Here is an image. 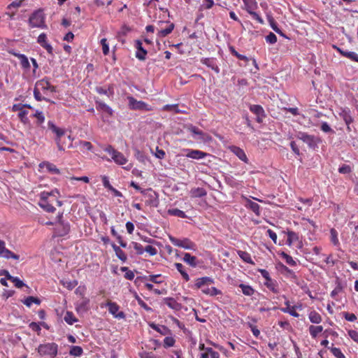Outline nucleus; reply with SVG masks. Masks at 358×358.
I'll list each match as a JSON object with an SVG mask.
<instances>
[{"mask_svg": "<svg viewBox=\"0 0 358 358\" xmlns=\"http://www.w3.org/2000/svg\"><path fill=\"white\" fill-rule=\"evenodd\" d=\"M45 17L42 10L34 11L29 18V25L31 28L47 29Z\"/></svg>", "mask_w": 358, "mask_h": 358, "instance_id": "nucleus-2", "label": "nucleus"}, {"mask_svg": "<svg viewBox=\"0 0 358 358\" xmlns=\"http://www.w3.org/2000/svg\"><path fill=\"white\" fill-rule=\"evenodd\" d=\"M15 56L19 59L22 68L29 69L30 64L26 55L23 54H16Z\"/></svg>", "mask_w": 358, "mask_h": 358, "instance_id": "nucleus-40", "label": "nucleus"}, {"mask_svg": "<svg viewBox=\"0 0 358 358\" xmlns=\"http://www.w3.org/2000/svg\"><path fill=\"white\" fill-rule=\"evenodd\" d=\"M41 302V300L38 297L32 296H27L22 301V303L29 308L31 306L32 303L40 305Z\"/></svg>", "mask_w": 358, "mask_h": 358, "instance_id": "nucleus-38", "label": "nucleus"}, {"mask_svg": "<svg viewBox=\"0 0 358 358\" xmlns=\"http://www.w3.org/2000/svg\"><path fill=\"white\" fill-rule=\"evenodd\" d=\"M201 62L207 66L208 68H210L213 70L216 73H220V68L216 63V59L214 58H203L201 60Z\"/></svg>", "mask_w": 358, "mask_h": 358, "instance_id": "nucleus-21", "label": "nucleus"}, {"mask_svg": "<svg viewBox=\"0 0 358 358\" xmlns=\"http://www.w3.org/2000/svg\"><path fill=\"white\" fill-rule=\"evenodd\" d=\"M211 344L215 347L217 349L219 350L220 352H221L224 355H225L227 357H231V352H229L226 348H224L223 346L220 345L218 344H216L215 343H212Z\"/></svg>", "mask_w": 358, "mask_h": 358, "instance_id": "nucleus-60", "label": "nucleus"}, {"mask_svg": "<svg viewBox=\"0 0 358 358\" xmlns=\"http://www.w3.org/2000/svg\"><path fill=\"white\" fill-rule=\"evenodd\" d=\"M112 248L115 251L117 258L120 259L122 262H125L127 259V257L125 252L119 246H117L115 243L112 244Z\"/></svg>", "mask_w": 358, "mask_h": 358, "instance_id": "nucleus-31", "label": "nucleus"}, {"mask_svg": "<svg viewBox=\"0 0 358 358\" xmlns=\"http://www.w3.org/2000/svg\"><path fill=\"white\" fill-rule=\"evenodd\" d=\"M201 292L204 294H206V295H208V296H217V295H221L222 294L221 290L217 289L215 287H209V285H206V287H204L201 289Z\"/></svg>", "mask_w": 358, "mask_h": 358, "instance_id": "nucleus-27", "label": "nucleus"}, {"mask_svg": "<svg viewBox=\"0 0 358 358\" xmlns=\"http://www.w3.org/2000/svg\"><path fill=\"white\" fill-rule=\"evenodd\" d=\"M238 255L239 257L245 262L253 264L254 262L250 255L246 251L238 250Z\"/></svg>", "mask_w": 358, "mask_h": 358, "instance_id": "nucleus-45", "label": "nucleus"}, {"mask_svg": "<svg viewBox=\"0 0 358 358\" xmlns=\"http://www.w3.org/2000/svg\"><path fill=\"white\" fill-rule=\"evenodd\" d=\"M176 343V340L172 336H166L163 341V346L165 348L173 347Z\"/></svg>", "mask_w": 358, "mask_h": 358, "instance_id": "nucleus-53", "label": "nucleus"}, {"mask_svg": "<svg viewBox=\"0 0 358 358\" xmlns=\"http://www.w3.org/2000/svg\"><path fill=\"white\" fill-rule=\"evenodd\" d=\"M0 257H3L7 259H13L15 260H18L20 258L19 255L13 253L12 251L6 248V243L2 240H0Z\"/></svg>", "mask_w": 358, "mask_h": 358, "instance_id": "nucleus-11", "label": "nucleus"}, {"mask_svg": "<svg viewBox=\"0 0 358 358\" xmlns=\"http://www.w3.org/2000/svg\"><path fill=\"white\" fill-rule=\"evenodd\" d=\"M134 46L136 49V57L141 61H144L146 58L148 51L143 48L142 41L136 40Z\"/></svg>", "mask_w": 358, "mask_h": 358, "instance_id": "nucleus-13", "label": "nucleus"}, {"mask_svg": "<svg viewBox=\"0 0 358 358\" xmlns=\"http://www.w3.org/2000/svg\"><path fill=\"white\" fill-rule=\"evenodd\" d=\"M35 87L40 91H43L44 93L46 91H50L51 92H56V87L52 85L47 78H43L40 80H38L36 83Z\"/></svg>", "mask_w": 358, "mask_h": 358, "instance_id": "nucleus-10", "label": "nucleus"}, {"mask_svg": "<svg viewBox=\"0 0 358 358\" xmlns=\"http://www.w3.org/2000/svg\"><path fill=\"white\" fill-rule=\"evenodd\" d=\"M87 291V287L85 285H80L78 286L75 291V294L80 296V298L85 297Z\"/></svg>", "mask_w": 358, "mask_h": 358, "instance_id": "nucleus-59", "label": "nucleus"}, {"mask_svg": "<svg viewBox=\"0 0 358 358\" xmlns=\"http://www.w3.org/2000/svg\"><path fill=\"white\" fill-rule=\"evenodd\" d=\"M285 304L287 305V307L281 309L282 312L287 313L294 317H299V314L296 311L294 306L290 307L289 301L285 302Z\"/></svg>", "mask_w": 358, "mask_h": 358, "instance_id": "nucleus-41", "label": "nucleus"}, {"mask_svg": "<svg viewBox=\"0 0 358 358\" xmlns=\"http://www.w3.org/2000/svg\"><path fill=\"white\" fill-rule=\"evenodd\" d=\"M338 51L344 57L350 59L352 61L358 62V54L355 52H350L347 50H343L340 48H337Z\"/></svg>", "mask_w": 358, "mask_h": 358, "instance_id": "nucleus-36", "label": "nucleus"}, {"mask_svg": "<svg viewBox=\"0 0 358 358\" xmlns=\"http://www.w3.org/2000/svg\"><path fill=\"white\" fill-rule=\"evenodd\" d=\"M264 285L273 293L277 294L279 292L278 285L275 280H273L271 278L268 279L265 281Z\"/></svg>", "mask_w": 358, "mask_h": 358, "instance_id": "nucleus-34", "label": "nucleus"}, {"mask_svg": "<svg viewBox=\"0 0 358 358\" xmlns=\"http://www.w3.org/2000/svg\"><path fill=\"white\" fill-rule=\"evenodd\" d=\"M77 285H78V281L76 280L66 281V282H63V285L69 290L73 289Z\"/></svg>", "mask_w": 358, "mask_h": 358, "instance_id": "nucleus-61", "label": "nucleus"}, {"mask_svg": "<svg viewBox=\"0 0 358 358\" xmlns=\"http://www.w3.org/2000/svg\"><path fill=\"white\" fill-rule=\"evenodd\" d=\"M214 283V280L210 277H202L199 278L196 280L194 286L196 289H201V290L206 285H210Z\"/></svg>", "mask_w": 358, "mask_h": 358, "instance_id": "nucleus-19", "label": "nucleus"}, {"mask_svg": "<svg viewBox=\"0 0 358 358\" xmlns=\"http://www.w3.org/2000/svg\"><path fill=\"white\" fill-rule=\"evenodd\" d=\"M163 110L165 111H169V112H173L175 113H182V112L179 110L178 108V104H172V105H165L163 107Z\"/></svg>", "mask_w": 358, "mask_h": 358, "instance_id": "nucleus-51", "label": "nucleus"}, {"mask_svg": "<svg viewBox=\"0 0 358 358\" xmlns=\"http://www.w3.org/2000/svg\"><path fill=\"white\" fill-rule=\"evenodd\" d=\"M8 280L13 282L15 286L17 288H21L24 286H26L25 284L17 277L8 275Z\"/></svg>", "mask_w": 358, "mask_h": 358, "instance_id": "nucleus-55", "label": "nucleus"}, {"mask_svg": "<svg viewBox=\"0 0 358 358\" xmlns=\"http://www.w3.org/2000/svg\"><path fill=\"white\" fill-rule=\"evenodd\" d=\"M27 115H28V111L26 110L24 108L23 110H22L20 112H19V113H18V117H19L21 122L23 123L24 124H27L29 123V120L27 117Z\"/></svg>", "mask_w": 358, "mask_h": 358, "instance_id": "nucleus-52", "label": "nucleus"}, {"mask_svg": "<svg viewBox=\"0 0 358 358\" xmlns=\"http://www.w3.org/2000/svg\"><path fill=\"white\" fill-rule=\"evenodd\" d=\"M39 166L41 168H45L46 170L52 174H59L60 171L57 168V166L49 162H43L40 164Z\"/></svg>", "mask_w": 358, "mask_h": 358, "instance_id": "nucleus-24", "label": "nucleus"}, {"mask_svg": "<svg viewBox=\"0 0 358 358\" xmlns=\"http://www.w3.org/2000/svg\"><path fill=\"white\" fill-rule=\"evenodd\" d=\"M37 43L41 47L46 50L48 54L53 55V48L50 44L47 41V36L45 33H41L37 38Z\"/></svg>", "mask_w": 358, "mask_h": 358, "instance_id": "nucleus-16", "label": "nucleus"}, {"mask_svg": "<svg viewBox=\"0 0 358 358\" xmlns=\"http://www.w3.org/2000/svg\"><path fill=\"white\" fill-rule=\"evenodd\" d=\"M351 171H352L351 167L347 164H343L338 169V172L342 174L350 173H351Z\"/></svg>", "mask_w": 358, "mask_h": 358, "instance_id": "nucleus-62", "label": "nucleus"}, {"mask_svg": "<svg viewBox=\"0 0 358 358\" xmlns=\"http://www.w3.org/2000/svg\"><path fill=\"white\" fill-rule=\"evenodd\" d=\"M141 358H156V355L152 352L143 351L138 354Z\"/></svg>", "mask_w": 358, "mask_h": 358, "instance_id": "nucleus-63", "label": "nucleus"}, {"mask_svg": "<svg viewBox=\"0 0 358 358\" xmlns=\"http://www.w3.org/2000/svg\"><path fill=\"white\" fill-rule=\"evenodd\" d=\"M308 331L310 336L313 338H316L319 334H320L323 331V327L321 325H310L308 327Z\"/></svg>", "mask_w": 358, "mask_h": 358, "instance_id": "nucleus-33", "label": "nucleus"}, {"mask_svg": "<svg viewBox=\"0 0 358 358\" xmlns=\"http://www.w3.org/2000/svg\"><path fill=\"white\" fill-rule=\"evenodd\" d=\"M169 240L173 245L187 250H195L196 245L189 238L179 239L169 236Z\"/></svg>", "mask_w": 358, "mask_h": 358, "instance_id": "nucleus-7", "label": "nucleus"}, {"mask_svg": "<svg viewBox=\"0 0 358 358\" xmlns=\"http://www.w3.org/2000/svg\"><path fill=\"white\" fill-rule=\"evenodd\" d=\"M95 90L98 94L106 95L109 98L113 97L114 95L113 85H109L107 89L96 87Z\"/></svg>", "mask_w": 358, "mask_h": 358, "instance_id": "nucleus-25", "label": "nucleus"}, {"mask_svg": "<svg viewBox=\"0 0 358 358\" xmlns=\"http://www.w3.org/2000/svg\"><path fill=\"white\" fill-rule=\"evenodd\" d=\"M168 214L173 216H176L181 218L187 217L185 213L178 208H172L168 210Z\"/></svg>", "mask_w": 358, "mask_h": 358, "instance_id": "nucleus-47", "label": "nucleus"}, {"mask_svg": "<svg viewBox=\"0 0 358 358\" xmlns=\"http://www.w3.org/2000/svg\"><path fill=\"white\" fill-rule=\"evenodd\" d=\"M199 358H220V355L210 348L207 349V353H201Z\"/></svg>", "mask_w": 358, "mask_h": 358, "instance_id": "nucleus-44", "label": "nucleus"}, {"mask_svg": "<svg viewBox=\"0 0 358 358\" xmlns=\"http://www.w3.org/2000/svg\"><path fill=\"white\" fill-rule=\"evenodd\" d=\"M48 128L55 134V141L57 148L60 151L65 150L73 146V138L71 135H66L64 129L57 127L52 122L48 123Z\"/></svg>", "mask_w": 358, "mask_h": 358, "instance_id": "nucleus-1", "label": "nucleus"}, {"mask_svg": "<svg viewBox=\"0 0 358 358\" xmlns=\"http://www.w3.org/2000/svg\"><path fill=\"white\" fill-rule=\"evenodd\" d=\"M100 44L102 48L103 54L106 56L109 54V44L106 38H102L100 41Z\"/></svg>", "mask_w": 358, "mask_h": 358, "instance_id": "nucleus-58", "label": "nucleus"}, {"mask_svg": "<svg viewBox=\"0 0 358 358\" xmlns=\"http://www.w3.org/2000/svg\"><path fill=\"white\" fill-rule=\"evenodd\" d=\"M287 244L291 246L294 243L299 241V235L293 231H287Z\"/></svg>", "mask_w": 358, "mask_h": 358, "instance_id": "nucleus-37", "label": "nucleus"}, {"mask_svg": "<svg viewBox=\"0 0 358 358\" xmlns=\"http://www.w3.org/2000/svg\"><path fill=\"white\" fill-rule=\"evenodd\" d=\"M52 196H55V191H43L40 194V200L38 204L41 208L48 213H54L56 210V208L50 203V201L48 200Z\"/></svg>", "mask_w": 358, "mask_h": 358, "instance_id": "nucleus-4", "label": "nucleus"}, {"mask_svg": "<svg viewBox=\"0 0 358 358\" xmlns=\"http://www.w3.org/2000/svg\"><path fill=\"white\" fill-rule=\"evenodd\" d=\"M129 101V108L131 110H141V111H151L152 107L143 101H138L131 96H127Z\"/></svg>", "mask_w": 358, "mask_h": 358, "instance_id": "nucleus-6", "label": "nucleus"}, {"mask_svg": "<svg viewBox=\"0 0 358 358\" xmlns=\"http://www.w3.org/2000/svg\"><path fill=\"white\" fill-rule=\"evenodd\" d=\"M185 151L186 152L185 155L187 157L194 159H201L209 155L208 153L199 150L186 149Z\"/></svg>", "mask_w": 358, "mask_h": 358, "instance_id": "nucleus-12", "label": "nucleus"}, {"mask_svg": "<svg viewBox=\"0 0 358 358\" xmlns=\"http://www.w3.org/2000/svg\"><path fill=\"white\" fill-rule=\"evenodd\" d=\"M280 256L286 262L287 264L291 266H294L296 265V262L293 259V258L287 254L285 252H282L280 253Z\"/></svg>", "mask_w": 358, "mask_h": 358, "instance_id": "nucleus-48", "label": "nucleus"}, {"mask_svg": "<svg viewBox=\"0 0 358 358\" xmlns=\"http://www.w3.org/2000/svg\"><path fill=\"white\" fill-rule=\"evenodd\" d=\"M64 321L69 324H73L78 321L77 318L74 316L73 313L67 311L64 317Z\"/></svg>", "mask_w": 358, "mask_h": 358, "instance_id": "nucleus-49", "label": "nucleus"}, {"mask_svg": "<svg viewBox=\"0 0 358 358\" xmlns=\"http://www.w3.org/2000/svg\"><path fill=\"white\" fill-rule=\"evenodd\" d=\"M164 303L170 308L175 310H178L181 307L180 303L177 302V301L175 299L171 298V297L165 298Z\"/></svg>", "mask_w": 358, "mask_h": 358, "instance_id": "nucleus-28", "label": "nucleus"}, {"mask_svg": "<svg viewBox=\"0 0 358 358\" xmlns=\"http://www.w3.org/2000/svg\"><path fill=\"white\" fill-rule=\"evenodd\" d=\"M308 319L311 323L317 324H319L322 321V316L315 310H312L308 313Z\"/></svg>", "mask_w": 358, "mask_h": 358, "instance_id": "nucleus-30", "label": "nucleus"}, {"mask_svg": "<svg viewBox=\"0 0 358 358\" xmlns=\"http://www.w3.org/2000/svg\"><path fill=\"white\" fill-rule=\"evenodd\" d=\"M268 22L271 28L278 34L283 36L282 31L278 27L276 22L274 20L272 16H268Z\"/></svg>", "mask_w": 358, "mask_h": 358, "instance_id": "nucleus-54", "label": "nucleus"}, {"mask_svg": "<svg viewBox=\"0 0 358 358\" xmlns=\"http://www.w3.org/2000/svg\"><path fill=\"white\" fill-rule=\"evenodd\" d=\"M83 353V350L81 347L73 345L71 347L69 354L75 357H80Z\"/></svg>", "mask_w": 358, "mask_h": 358, "instance_id": "nucleus-46", "label": "nucleus"}, {"mask_svg": "<svg viewBox=\"0 0 358 358\" xmlns=\"http://www.w3.org/2000/svg\"><path fill=\"white\" fill-rule=\"evenodd\" d=\"M32 117H34L36 118V124L38 125H41L43 124L45 121V116L41 111L36 110L35 113L32 115Z\"/></svg>", "mask_w": 358, "mask_h": 358, "instance_id": "nucleus-57", "label": "nucleus"}, {"mask_svg": "<svg viewBox=\"0 0 358 358\" xmlns=\"http://www.w3.org/2000/svg\"><path fill=\"white\" fill-rule=\"evenodd\" d=\"M338 115L343 120L345 124H351L354 121L349 108H341Z\"/></svg>", "mask_w": 358, "mask_h": 358, "instance_id": "nucleus-17", "label": "nucleus"}, {"mask_svg": "<svg viewBox=\"0 0 358 358\" xmlns=\"http://www.w3.org/2000/svg\"><path fill=\"white\" fill-rule=\"evenodd\" d=\"M182 259L192 267H196L197 265L196 257L191 255L189 253H185Z\"/></svg>", "mask_w": 358, "mask_h": 358, "instance_id": "nucleus-39", "label": "nucleus"}, {"mask_svg": "<svg viewBox=\"0 0 358 358\" xmlns=\"http://www.w3.org/2000/svg\"><path fill=\"white\" fill-rule=\"evenodd\" d=\"M106 306L108 308V312L115 317L117 319H124L125 318V314L122 311H120V306L113 301H108L106 303Z\"/></svg>", "mask_w": 358, "mask_h": 358, "instance_id": "nucleus-9", "label": "nucleus"}, {"mask_svg": "<svg viewBox=\"0 0 358 358\" xmlns=\"http://www.w3.org/2000/svg\"><path fill=\"white\" fill-rule=\"evenodd\" d=\"M95 104L97 110L106 113L109 116H113V110L108 105L99 99H95Z\"/></svg>", "mask_w": 358, "mask_h": 358, "instance_id": "nucleus-18", "label": "nucleus"}, {"mask_svg": "<svg viewBox=\"0 0 358 358\" xmlns=\"http://www.w3.org/2000/svg\"><path fill=\"white\" fill-rule=\"evenodd\" d=\"M37 352L42 357L48 356L50 358H55L58 354V345L55 343L40 344Z\"/></svg>", "mask_w": 358, "mask_h": 358, "instance_id": "nucleus-3", "label": "nucleus"}, {"mask_svg": "<svg viewBox=\"0 0 358 358\" xmlns=\"http://www.w3.org/2000/svg\"><path fill=\"white\" fill-rule=\"evenodd\" d=\"M250 110L257 115L256 120L257 122H262L263 119L266 117V114L262 106L256 104L251 105L250 106Z\"/></svg>", "mask_w": 358, "mask_h": 358, "instance_id": "nucleus-15", "label": "nucleus"}, {"mask_svg": "<svg viewBox=\"0 0 358 358\" xmlns=\"http://www.w3.org/2000/svg\"><path fill=\"white\" fill-rule=\"evenodd\" d=\"M149 326L162 335H166L170 333V330L164 325H158L153 322L150 323Z\"/></svg>", "mask_w": 358, "mask_h": 358, "instance_id": "nucleus-29", "label": "nucleus"}, {"mask_svg": "<svg viewBox=\"0 0 358 358\" xmlns=\"http://www.w3.org/2000/svg\"><path fill=\"white\" fill-rule=\"evenodd\" d=\"M243 1L245 5V8L248 13L256 10L258 7L256 0H243Z\"/></svg>", "mask_w": 358, "mask_h": 358, "instance_id": "nucleus-35", "label": "nucleus"}, {"mask_svg": "<svg viewBox=\"0 0 358 358\" xmlns=\"http://www.w3.org/2000/svg\"><path fill=\"white\" fill-rule=\"evenodd\" d=\"M189 194L192 198H201L206 196L207 192L203 187H195L191 189Z\"/></svg>", "mask_w": 358, "mask_h": 358, "instance_id": "nucleus-26", "label": "nucleus"}, {"mask_svg": "<svg viewBox=\"0 0 358 358\" xmlns=\"http://www.w3.org/2000/svg\"><path fill=\"white\" fill-rule=\"evenodd\" d=\"M245 206L250 208L252 212H254L257 216L260 215V206L250 199H247Z\"/></svg>", "mask_w": 358, "mask_h": 358, "instance_id": "nucleus-32", "label": "nucleus"}, {"mask_svg": "<svg viewBox=\"0 0 358 358\" xmlns=\"http://www.w3.org/2000/svg\"><path fill=\"white\" fill-rule=\"evenodd\" d=\"M330 240L331 242L336 246H338L340 245L339 240L338 238V232L337 231L332 228L330 230Z\"/></svg>", "mask_w": 358, "mask_h": 358, "instance_id": "nucleus-50", "label": "nucleus"}, {"mask_svg": "<svg viewBox=\"0 0 358 358\" xmlns=\"http://www.w3.org/2000/svg\"><path fill=\"white\" fill-rule=\"evenodd\" d=\"M175 266L178 271L181 274L183 279L187 282L189 280V276L188 273L185 270L184 266L181 263H175Z\"/></svg>", "mask_w": 358, "mask_h": 358, "instance_id": "nucleus-42", "label": "nucleus"}, {"mask_svg": "<svg viewBox=\"0 0 358 358\" xmlns=\"http://www.w3.org/2000/svg\"><path fill=\"white\" fill-rule=\"evenodd\" d=\"M329 350H331L333 355L336 358H345V356L341 352L340 348L331 346L329 348Z\"/></svg>", "mask_w": 358, "mask_h": 358, "instance_id": "nucleus-56", "label": "nucleus"}, {"mask_svg": "<svg viewBox=\"0 0 358 358\" xmlns=\"http://www.w3.org/2000/svg\"><path fill=\"white\" fill-rule=\"evenodd\" d=\"M90 299L85 296L80 298V301L76 304L78 312H87L90 309Z\"/></svg>", "mask_w": 358, "mask_h": 358, "instance_id": "nucleus-20", "label": "nucleus"}, {"mask_svg": "<svg viewBox=\"0 0 358 358\" xmlns=\"http://www.w3.org/2000/svg\"><path fill=\"white\" fill-rule=\"evenodd\" d=\"M103 150L111 156V158L117 164L124 165L127 164L128 160L124 155L115 150L112 145H108L106 146Z\"/></svg>", "mask_w": 358, "mask_h": 358, "instance_id": "nucleus-5", "label": "nucleus"}, {"mask_svg": "<svg viewBox=\"0 0 358 358\" xmlns=\"http://www.w3.org/2000/svg\"><path fill=\"white\" fill-rule=\"evenodd\" d=\"M296 137L308 144L310 148H313L316 145L315 137L307 133L299 131L296 134Z\"/></svg>", "mask_w": 358, "mask_h": 358, "instance_id": "nucleus-14", "label": "nucleus"}, {"mask_svg": "<svg viewBox=\"0 0 358 358\" xmlns=\"http://www.w3.org/2000/svg\"><path fill=\"white\" fill-rule=\"evenodd\" d=\"M188 129L192 134L198 136V140L206 141L209 138V136L208 134H206V133H204L195 126L190 125Z\"/></svg>", "mask_w": 358, "mask_h": 358, "instance_id": "nucleus-22", "label": "nucleus"}, {"mask_svg": "<svg viewBox=\"0 0 358 358\" xmlns=\"http://www.w3.org/2000/svg\"><path fill=\"white\" fill-rule=\"evenodd\" d=\"M231 150L234 155H236L238 157L239 159L244 162L245 163H248V159L246 156L245 151L243 149L237 146H232L231 148Z\"/></svg>", "mask_w": 358, "mask_h": 358, "instance_id": "nucleus-23", "label": "nucleus"}, {"mask_svg": "<svg viewBox=\"0 0 358 358\" xmlns=\"http://www.w3.org/2000/svg\"><path fill=\"white\" fill-rule=\"evenodd\" d=\"M157 24L160 27V29H159L157 34L159 38L166 37L173 31L175 27L174 24L169 21H159Z\"/></svg>", "mask_w": 358, "mask_h": 358, "instance_id": "nucleus-8", "label": "nucleus"}, {"mask_svg": "<svg viewBox=\"0 0 358 358\" xmlns=\"http://www.w3.org/2000/svg\"><path fill=\"white\" fill-rule=\"evenodd\" d=\"M238 287L241 289L243 294L245 296H250L255 293V289L250 285L240 284Z\"/></svg>", "mask_w": 358, "mask_h": 358, "instance_id": "nucleus-43", "label": "nucleus"}, {"mask_svg": "<svg viewBox=\"0 0 358 358\" xmlns=\"http://www.w3.org/2000/svg\"><path fill=\"white\" fill-rule=\"evenodd\" d=\"M348 334L351 339L358 343V331L350 329L348 331Z\"/></svg>", "mask_w": 358, "mask_h": 358, "instance_id": "nucleus-64", "label": "nucleus"}]
</instances>
